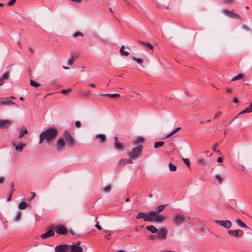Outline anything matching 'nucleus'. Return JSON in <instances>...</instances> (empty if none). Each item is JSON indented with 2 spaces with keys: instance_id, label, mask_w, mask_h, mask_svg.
Returning a JSON list of instances; mask_svg holds the SVG:
<instances>
[{
  "instance_id": "1",
  "label": "nucleus",
  "mask_w": 252,
  "mask_h": 252,
  "mask_svg": "<svg viewBox=\"0 0 252 252\" xmlns=\"http://www.w3.org/2000/svg\"><path fill=\"white\" fill-rule=\"evenodd\" d=\"M76 144L75 141L68 130L63 132V136L58 139L55 148L58 152H61L65 149V146L73 147Z\"/></svg>"
},
{
  "instance_id": "2",
  "label": "nucleus",
  "mask_w": 252,
  "mask_h": 252,
  "mask_svg": "<svg viewBox=\"0 0 252 252\" xmlns=\"http://www.w3.org/2000/svg\"><path fill=\"white\" fill-rule=\"evenodd\" d=\"M41 133L46 139V141L49 142L56 138L58 131L56 127L50 126Z\"/></svg>"
},
{
  "instance_id": "3",
  "label": "nucleus",
  "mask_w": 252,
  "mask_h": 252,
  "mask_svg": "<svg viewBox=\"0 0 252 252\" xmlns=\"http://www.w3.org/2000/svg\"><path fill=\"white\" fill-rule=\"evenodd\" d=\"M143 146L141 145H138L136 147L133 148L131 151L128 153V155L132 159L137 158L142 153Z\"/></svg>"
},
{
  "instance_id": "4",
  "label": "nucleus",
  "mask_w": 252,
  "mask_h": 252,
  "mask_svg": "<svg viewBox=\"0 0 252 252\" xmlns=\"http://www.w3.org/2000/svg\"><path fill=\"white\" fill-rule=\"evenodd\" d=\"M52 227L55 230V232L59 235H65L68 233L67 228L62 224L52 225Z\"/></svg>"
},
{
  "instance_id": "5",
  "label": "nucleus",
  "mask_w": 252,
  "mask_h": 252,
  "mask_svg": "<svg viewBox=\"0 0 252 252\" xmlns=\"http://www.w3.org/2000/svg\"><path fill=\"white\" fill-rule=\"evenodd\" d=\"M186 220V217L180 214H175L173 219V224L175 225H180Z\"/></svg>"
},
{
  "instance_id": "6",
  "label": "nucleus",
  "mask_w": 252,
  "mask_h": 252,
  "mask_svg": "<svg viewBox=\"0 0 252 252\" xmlns=\"http://www.w3.org/2000/svg\"><path fill=\"white\" fill-rule=\"evenodd\" d=\"M222 12L228 17L241 20H243V18L239 14L235 13L233 10L230 11L227 9H223Z\"/></svg>"
},
{
  "instance_id": "7",
  "label": "nucleus",
  "mask_w": 252,
  "mask_h": 252,
  "mask_svg": "<svg viewBox=\"0 0 252 252\" xmlns=\"http://www.w3.org/2000/svg\"><path fill=\"white\" fill-rule=\"evenodd\" d=\"M167 233L168 231L166 228L163 227L161 228L158 231V234L156 237L160 240H164L167 238Z\"/></svg>"
},
{
  "instance_id": "8",
  "label": "nucleus",
  "mask_w": 252,
  "mask_h": 252,
  "mask_svg": "<svg viewBox=\"0 0 252 252\" xmlns=\"http://www.w3.org/2000/svg\"><path fill=\"white\" fill-rule=\"evenodd\" d=\"M69 249V246L67 244H61L57 246L55 248V252H67Z\"/></svg>"
},
{
  "instance_id": "9",
  "label": "nucleus",
  "mask_w": 252,
  "mask_h": 252,
  "mask_svg": "<svg viewBox=\"0 0 252 252\" xmlns=\"http://www.w3.org/2000/svg\"><path fill=\"white\" fill-rule=\"evenodd\" d=\"M54 235L55 232L54 229L52 227V225H51L48 231L42 234L40 237L42 239H46L50 237L53 236Z\"/></svg>"
},
{
  "instance_id": "10",
  "label": "nucleus",
  "mask_w": 252,
  "mask_h": 252,
  "mask_svg": "<svg viewBox=\"0 0 252 252\" xmlns=\"http://www.w3.org/2000/svg\"><path fill=\"white\" fill-rule=\"evenodd\" d=\"M214 222L226 229L229 228L231 226V222L229 220H215Z\"/></svg>"
},
{
  "instance_id": "11",
  "label": "nucleus",
  "mask_w": 252,
  "mask_h": 252,
  "mask_svg": "<svg viewBox=\"0 0 252 252\" xmlns=\"http://www.w3.org/2000/svg\"><path fill=\"white\" fill-rule=\"evenodd\" d=\"M155 216V213L154 211H151L148 213H145V216L144 220L145 221H153L154 217Z\"/></svg>"
},
{
  "instance_id": "12",
  "label": "nucleus",
  "mask_w": 252,
  "mask_h": 252,
  "mask_svg": "<svg viewBox=\"0 0 252 252\" xmlns=\"http://www.w3.org/2000/svg\"><path fill=\"white\" fill-rule=\"evenodd\" d=\"M228 233L229 235L235 237H242L244 234L243 231L240 229L235 230H229Z\"/></svg>"
},
{
  "instance_id": "13",
  "label": "nucleus",
  "mask_w": 252,
  "mask_h": 252,
  "mask_svg": "<svg viewBox=\"0 0 252 252\" xmlns=\"http://www.w3.org/2000/svg\"><path fill=\"white\" fill-rule=\"evenodd\" d=\"M114 148L119 151H123L124 150L123 145L119 142L117 136L114 137Z\"/></svg>"
},
{
  "instance_id": "14",
  "label": "nucleus",
  "mask_w": 252,
  "mask_h": 252,
  "mask_svg": "<svg viewBox=\"0 0 252 252\" xmlns=\"http://www.w3.org/2000/svg\"><path fill=\"white\" fill-rule=\"evenodd\" d=\"M0 104L1 105L10 106L14 104V102L7 97L0 98Z\"/></svg>"
},
{
  "instance_id": "15",
  "label": "nucleus",
  "mask_w": 252,
  "mask_h": 252,
  "mask_svg": "<svg viewBox=\"0 0 252 252\" xmlns=\"http://www.w3.org/2000/svg\"><path fill=\"white\" fill-rule=\"evenodd\" d=\"M79 242L76 245H72L69 247L70 251L69 252H82L83 248L81 247L78 246Z\"/></svg>"
},
{
  "instance_id": "16",
  "label": "nucleus",
  "mask_w": 252,
  "mask_h": 252,
  "mask_svg": "<svg viewBox=\"0 0 252 252\" xmlns=\"http://www.w3.org/2000/svg\"><path fill=\"white\" fill-rule=\"evenodd\" d=\"M11 121L8 120H0V128H7L10 126Z\"/></svg>"
},
{
  "instance_id": "17",
  "label": "nucleus",
  "mask_w": 252,
  "mask_h": 252,
  "mask_svg": "<svg viewBox=\"0 0 252 252\" xmlns=\"http://www.w3.org/2000/svg\"><path fill=\"white\" fill-rule=\"evenodd\" d=\"M165 220V217L162 215H156L153 218V221L158 222H162Z\"/></svg>"
},
{
  "instance_id": "18",
  "label": "nucleus",
  "mask_w": 252,
  "mask_h": 252,
  "mask_svg": "<svg viewBox=\"0 0 252 252\" xmlns=\"http://www.w3.org/2000/svg\"><path fill=\"white\" fill-rule=\"evenodd\" d=\"M78 59V56L76 54H70V57L68 60V64L69 65H72L75 60Z\"/></svg>"
},
{
  "instance_id": "19",
  "label": "nucleus",
  "mask_w": 252,
  "mask_h": 252,
  "mask_svg": "<svg viewBox=\"0 0 252 252\" xmlns=\"http://www.w3.org/2000/svg\"><path fill=\"white\" fill-rule=\"evenodd\" d=\"M125 46L124 45L122 46V47L120 49V53L121 56H127L129 55V51H130V49L129 47H127L128 51H125L124 49Z\"/></svg>"
},
{
  "instance_id": "20",
  "label": "nucleus",
  "mask_w": 252,
  "mask_h": 252,
  "mask_svg": "<svg viewBox=\"0 0 252 252\" xmlns=\"http://www.w3.org/2000/svg\"><path fill=\"white\" fill-rule=\"evenodd\" d=\"M131 159L130 158L128 159H121L119 162V165L121 166L126 164L132 163L133 162Z\"/></svg>"
},
{
  "instance_id": "21",
  "label": "nucleus",
  "mask_w": 252,
  "mask_h": 252,
  "mask_svg": "<svg viewBox=\"0 0 252 252\" xmlns=\"http://www.w3.org/2000/svg\"><path fill=\"white\" fill-rule=\"evenodd\" d=\"M96 138L99 139V142L101 143L106 141V137L104 134H98L96 135Z\"/></svg>"
},
{
  "instance_id": "22",
  "label": "nucleus",
  "mask_w": 252,
  "mask_h": 252,
  "mask_svg": "<svg viewBox=\"0 0 252 252\" xmlns=\"http://www.w3.org/2000/svg\"><path fill=\"white\" fill-rule=\"evenodd\" d=\"M146 228L152 233H156L158 231V230L155 227V226L152 225L147 226Z\"/></svg>"
},
{
  "instance_id": "23",
  "label": "nucleus",
  "mask_w": 252,
  "mask_h": 252,
  "mask_svg": "<svg viewBox=\"0 0 252 252\" xmlns=\"http://www.w3.org/2000/svg\"><path fill=\"white\" fill-rule=\"evenodd\" d=\"M9 75V72H5L3 74L1 77H0V85H2L3 83V82L8 79Z\"/></svg>"
},
{
  "instance_id": "24",
  "label": "nucleus",
  "mask_w": 252,
  "mask_h": 252,
  "mask_svg": "<svg viewBox=\"0 0 252 252\" xmlns=\"http://www.w3.org/2000/svg\"><path fill=\"white\" fill-rule=\"evenodd\" d=\"M166 205H162L157 207L155 209V211H154L155 213V215L162 211Z\"/></svg>"
},
{
  "instance_id": "25",
  "label": "nucleus",
  "mask_w": 252,
  "mask_h": 252,
  "mask_svg": "<svg viewBox=\"0 0 252 252\" xmlns=\"http://www.w3.org/2000/svg\"><path fill=\"white\" fill-rule=\"evenodd\" d=\"M101 96H108L111 98H113L115 97H120V95L118 94H100Z\"/></svg>"
},
{
  "instance_id": "26",
  "label": "nucleus",
  "mask_w": 252,
  "mask_h": 252,
  "mask_svg": "<svg viewBox=\"0 0 252 252\" xmlns=\"http://www.w3.org/2000/svg\"><path fill=\"white\" fill-rule=\"evenodd\" d=\"M139 43L143 45L145 47L149 48L151 50H153L154 49V46L150 44V43L144 42V41H139Z\"/></svg>"
},
{
  "instance_id": "27",
  "label": "nucleus",
  "mask_w": 252,
  "mask_h": 252,
  "mask_svg": "<svg viewBox=\"0 0 252 252\" xmlns=\"http://www.w3.org/2000/svg\"><path fill=\"white\" fill-rule=\"evenodd\" d=\"M236 222L241 227L247 228V226L246 225V224L239 219H237L236 220Z\"/></svg>"
},
{
  "instance_id": "28",
  "label": "nucleus",
  "mask_w": 252,
  "mask_h": 252,
  "mask_svg": "<svg viewBox=\"0 0 252 252\" xmlns=\"http://www.w3.org/2000/svg\"><path fill=\"white\" fill-rule=\"evenodd\" d=\"M26 146V144L25 143H22V144H21L20 145H17L16 147H15V150L19 152H21L23 151L24 148Z\"/></svg>"
},
{
  "instance_id": "29",
  "label": "nucleus",
  "mask_w": 252,
  "mask_h": 252,
  "mask_svg": "<svg viewBox=\"0 0 252 252\" xmlns=\"http://www.w3.org/2000/svg\"><path fill=\"white\" fill-rule=\"evenodd\" d=\"M28 206V204L25 201H22L19 204L18 207L21 210L25 209Z\"/></svg>"
},
{
  "instance_id": "30",
  "label": "nucleus",
  "mask_w": 252,
  "mask_h": 252,
  "mask_svg": "<svg viewBox=\"0 0 252 252\" xmlns=\"http://www.w3.org/2000/svg\"><path fill=\"white\" fill-rule=\"evenodd\" d=\"M14 182H11L10 183V187H11V192H10V195H9V197H8L7 200L8 201H10L11 200V196H12V194L13 193V192H14Z\"/></svg>"
},
{
  "instance_id": "31",
  "label": "nucleus",
  "mask_w": 252,
  "mask_h": 252,
  "mask_svg": "<svg viewBox=\"0 0 252 252\" xmlns=\"http://www.w3.org/2000/svg\"><path fill=\"white\" fill-rule=\"evenodd\" d=\"M144 138L142 137H137L134 141V144H137L139 143H143L144 142Z\"/></svg>"
},
{
  "instance_id": "32",
  "label": "nucleus",
  "mask_w": 252,
  "mask_h": 252,
  "mask_svg": "<svg viewBox=\"0 0 252 252\" xmlns=\"http://www.w3.org/2000/svg\"><path fill=\"white\" fill-rule=\"evenodd\" d=\"M164 144V142L163 141H158L156 142L154 144V148H158L162 146Z\"/></svg>"
},
{
  "instance_id": "33",
  "label": "nucleus",
  "mask_w": 252,
  "mask_h": 252,
  "mask_svg": "<svg viewBox=\"0 0 252 252\" xmlns=\"http://www.w3.org/2000/svg\"><path fill=\"white\" fill-rule=\"evenodd\" d=\"M244 76V74H242V73H240L238 75L235 76H234L232 79H231V81H235V80H238V79H240L241 78H242Z\"/></svg>"
},
{
  "instance_id": "34",
  "label": "nucleus",
  "mask_w": 252,
  "mask_h": 252,
  "mask_svg": "<svg viewBox=\"0 0 252 252\" xmlns=\"http://www.w3.org/2000/svg\"><path fill=\"white\" fill-rule=\"evenodd\" d=\"M181 127H179L176 128L173 131H172L171 133H170L169 134H168L166 136V137L167 138L170 137L171 136H172V135L175 134L176 132H177L178 131H179L180 129H181Z\"/></svg>"
},
{
  "instance_id": "35",
  "label": "nucleus",
  "mask_w": 252,
  "mask_h": 252,
  "mask_svg": "<svg viewBox=\"0 0 252 252\" xmlns=\"http://www.w3.org/2000/svg\"><path fill=\"white\" fill-rule=\"evenodd\" d=\"M145 216V213L144 212H139L136 215V219H144Z\"/></svg>"
},
{
  "instance_id": "36",
  "label": "nucleus",
  "mask_w": 252,
  "mask_h": 252,
  "mask_svg": "<svg viewBox=\"0 0 252 252\" xmlns=\"http://www.w3.org/2000/svg\"><path fill=\"white\" fill-rule=\"evenodd\" d=\"M28 133V131L27 129L25 128L24 130H23L20 133L19 135V138H22L25 134Z\"/></svg>"
},
{
  "instance_id": "37",
  "label": "nucleus",
  "mask_w": 252,
  "mask_h": 252,
  "mask_svg": "<svg viewBox=\"0 0 252 252\" xmlns=\"http://www.w3.org/2000/svg\"><path fill=\"white\" fill-rule=\"evenodd\" d=\"M169 168L171 171H175L177 169L176 166L172 164L171 162L169 163Z\"/></svg>"
},
{
  "instance_id": "38",
  "label": "nucleus",
  "mask_w": 252,
  "mask_h": 252,
  "mask_svg": "<svg viewBox=\"0 0 252 252\" xmlns=\"http://www.w3.org/2000/svg\"><path fill=\"white\" fill-rule=\"evenodd\" d=\"M250 112H251V109L250 108V106H249L248 107L246 108L244 110H243L241 112H239V114H238V115L244 114L245 113H250Z\"/></svg>"
},
{
  "instance_id": "39",
  "label": "nucleus",
  "mask_w": 252,
  "mask_h": 252,
  "mask_svg": "<svg viewBox=\"0 0 252 252\" xmlns=\"http://www.w3.org/2000/svg\"><path fill=\"white\" fill-rule=\"evenodd\" d=\"M30 84L31 86L35 87H38V86H40V84L38 83H37L36 82L32 80H30Z\"/></svg>"
},
{
  "instance_id": "40",
  "label": "nucleus",
  "mask_w": 252,
  "mask_h": 252,
  "mask_svg": "<svg viewBox=\"0 0 252 252\" xmlns=\"http://www.w3.org/2000/svg\"><path fill=\"white\" fill-rule=\"evenodd\" d=\"M215 178L221 184L222 182V179L221 178L220 175L217 174L215 176Z\"/></svg>"
},
{
  "instance_id": "41",
  "label": "nucleus",
  "mask_w": 252,
  "mask_h": 252,
  "mask_svg": "<svg viewBox=\"0 0 252 252\" xmlns=\"http://www.w3.org/2000/svg\"><path fill=\"white\" fill-rule=\"evenodd\" d=\"M197 162H198V163H199L202 165H204L205 164V160L201 158L197 159Z\"/></svg>"
},
{
  "instance_id": "42",
  "label": "nucleus",
  "mask_w": 252,
  "mask_h": 252,
  "mask_svg": "<svg viewBox=\"0 0 252 252\" xmlns=\"http://www.w3.org/2000/svg\"><path fill=\"white\" fill-rule=\"evenodd\" d=\"M44 141H46V139L43 137V136L41 134V133H40L39 135V144H42Z\"/></svg>"
},
{
  "instance_id": "43",
  "label": "nucleus",
  "mask_w": 252,
  "mask_h": 252,
  "mask_svg": "<svg viewBox=\"0 0 252 252\" xmlns=\"http://www.w3.org/2000/svg\"><path fill=\"white\" fill-rule=\"evenodd\" d=\"M78 36H84V34L80 32H75L74 34H73V37L74 38H76L77 37H78Z\"/></svg>"
},
{
  "instance_id": "44",
  "label": "nucleus",
  "mask_w": 252,
  "mask_h": 252,
  "mask_svg": "<svg viewBox=\"0 0 252 252\" xmlns=\"http://www.w3.org/2000/svg\"><path fill=\"white\" fill-rule=\"evenodd\" d=\"M71 90V89H67V90L63 89V90H61V92L62 94H65L70 92Z\"/></svg>"
},
{
  "instance_id": "45",
  "label": "nucleus",
  "mask_w": 252,
  "mask_h": 252,
  "mask_svg": "<svg viewBox=\"0 0 252 252\" xmlns=\"http://www.w3.org/2000/svg\"><path fill=\"white\" fill-rule=\"evenodd\" d=\"M97 218L96 217L95 219V221L96 222V224L95 225V226L99 230H101L102 229V227L100 225L98 224V222L97 221Z\"/></svg>"
},
{
  "instance_id": "46",
  "label": "nucleus",
  "mask_w": 252,
  "mask_h": 252,
  "mask_svg": "<svg viewBox=\"0 0 252 252\" xmlns=\"http://www.w3.org/2000/svg\"><path fill=\"white\" fill-rule=\"evenodd\" d=\"M132 59L133 60L135 61V62H136L139 64L141 63H142V61H143L142 59H138V58H135L134 57H133Z\"/></svg>"
},
{
  "instance_id": "47",
  "label": "nucleus",
  "mask_w": 252,
  "mask_h": 252,
  "mask_svg": "<svg viewBox=\"0 0 252 252\" xmlns=\"http://www.w3.org/2000/svg\"><path fill=\"white\" fill-rule=\"evenodd\" d=\"M235 0H222V3L224 4H229L231 3H233Z\"/></svg>"
},
{
  "instance_id": "48",
  "label": "nucleus",
  "mask_w": 252,
  "mask_h": 252,
  "mask_svg": "<svg viewBox=\"0 0 252 252\" xmlns=\"http://www.w3.org/2000/svg\"><path fill=\"white\" fill-rule=\"evenodd\" d=\"M183 159L184 160V162L189 167L190 166V161L189 158H183Z\"/></svg>"
},
{
  "instance_id": "49",
  "label": "nucleus",
  "mask_w": 252,
  "mask_h": 252,
  "mask_svg": "<svg viewBox=\"0 0 252 252\" xmlns=\"http://www.w3.org/2000/svg\"><path fill=\"white\" fill-rule=\"evenodd\" d=\"M111 187L109 185L104 188V191L107 192H109L111 191Z\"/></svg>"
},
{
  "instance_id": "50",
  "label": "nucleus",
  "mask_w": 252,
  "mask_h": 252,
  "mask_svg": "<svg viewBox=\"0 0 252 252\" xmlns=\"http://www.w3.org/2000/svg\"><path fill=\"white\" fill-rule=\"evenodd\" d=\"M221 114H222V113L221 111H218L214 115V118L216 119V118H218L219 117H220L221 115Z\"/></svg>"
},
{
  "instance_id": "51",
  "label": "nucleus",
  "mask_w": 252,
  "mask_h": 252,
  "mask_svg": "<svg viewBox=\"0 0 252 252\" xmlns=\"http://www.w3.org/2000/svg\"><path fill=\"white\" fill-rule=\"evenodd\" d=\"M21 213L20 212H18L16 216L15 221H18L19 219L21 218Z\"/></svg>"
},
{
  "instance_id": "52",
  "label": "nucleus",
  "mask_w": 252,
  "mask_h": 252,
  "mask_svg": "<svg viewBox=\"0 0 252 252\" xmlns=\"http://www.w3.org/2000/svg\"><path fill=\"white\" fill-rule=\"evenodd\" d=\"M225 90L226 92L228 94H230L232 92V89L231 88H229V87H226L225 89Z\"/></svg>"
},
{
  "instance_id": "53",
  "label": "nucleus",
  "mask_w": 252,
  "mask_h": 252,
  "mask_svg": "<svg viewBox=\"0 0 252 252\" xmlns=\"http://www.w3.org/2000/svg\"><path fill=\"white\" fill-rule=\"evenodd\" d=\"M16 1V0H9V1L7 3V5H12L15 3Z\"/></svg>"
},
{
  "instance_id": "54",
  "label": "nucleus",
  "mask_w": 252,
  "mask_h": 252,
  "mask_svg": "<svg viewBox=\"0 0 252 252\" xmlns=\"http://www.w3.org/2000/svg\"><path fill=\"white\" fill-rule=\"evenodd\" d=\"M75 125L77 127H80L81 126V123L78 121H76Z\"/></svg>"
},
{
  "instance_id": "55",
  "label": "nucleus",
  "mask_w": 252,
  "mask_h": 252,
  "mask_svg": "<svg viewBox=\"0 0 252 252\" xmlns=\"http://www.w3.org/2000/svg\"><path fill=\"white\" fill-rule=\"evenodd\" d=\"M243 29H244L245 30H246V31H249L250 30V28L246 25H244L243 26Z\"/></svg>"
},
{
  "instance_id": "56",
  "label": "nucleus",
  "mask_w": 252,
  "mask_h": 252,
  "mask_svg": "<svg viewBox=\"0 0 252 252\" xmlns=\"http://www.w3.org/2000/svg\"><path fill=\"white\" fill-rule=\"evenodd\" d=\"M90 94H91V91L90 90H88L87 91H86V92H84V95H89Z\"/></svg>"
},
{
  "instance_id": "57",
  "label": "nucleus",
  "mask_w": 252,
  "mask_h": 252,
  "mask_svg": "<svg viewBox=\"0 0 252 252\" xmlns=\"http://www.w3.org/2000/svg\"><path fill=\"white\" fill-rule=\"evenodd\" d=\"M223 161V158L221 157H219L217 159V161L218 162H221Z\"/></svg>"
},
{
  "instance_id": "58",
  "label": "nucleus",
  "mask_w": 252,
  "mask_h": 252,
  "mask_svg": "<svg viewBox=\"0 0 252 252\" xmlns=\"http://www.w3.org/2000/svg\"><path fill=\"white\" fill-rule=\"evenodd\" d=\"M71 1L78 3H81L82 2V0H71Z\"/></svg>"
},
{
  "instance_id": "59",
  "label": "nucleus",
  "mask_w": 252,
  "mask_h": 252,
  "mask_svg": "<svg viewBox=\"0 0 252 252\" xmlns=\"http://www.w3.org/2000/svg\"><path fill=\"white\" fill-rule=\"evenodd\" d=\"M36 195V193L35 192H32V197H31V199L34 198L35 197Z\"/></svg>"
},
{
  "instance_id": "60",
  "label": "nucleus",
  "mask_w": 252,
  "mask_h": 252,
  "mask_svg": "<svg viewBox=\"0 0 252 252\" xmlns=\"http://www.w3.org/2000/svg\"><path fill=\"white\" fill-rule=\"evenodd\" d=\"M237 118V117H235V118H234L233 119H232L229 123V125H230L231 124H232V123L235 120H236V119Z\"/></svg>"
},
{
  "instance_id": "61",
  "label": "nucleus",
  "mask_w": 252,
  "mask_h": 252,
  "mask_svg": "<svg viewBox=\"0 0 252 252\" xmlns=\"http://www.w3.org/2000/svg\"><path fill=\"white\" fill-rule=\"evenodd\" d=\"M110 236H111V234H109L108 235H105V238L107 239V240H109L110 239Z\"/></svg>"
},
{
  "instance_id": "62",
  "label": "nucleus",
  "mask_w": 252,
  "mask_h": 252,
  "mask_svg": "<svg viewBox=\"0 0 252 252\" xmlns=\"http://www.w3.org/2000/svg\"><path fill=\"white\" fill-rule=\"evenodd\" d=\"M4 178L0 177V184H2L4 182Z\"/></svg>"
},
{
  "instance_id": "63",
  "label": "nucleus",
  "mask_w": 252,
  "mask_h": 252,
  "mask_svg": "<svg viewBox=\"0 0 252 252\" xmlns=\"http://www.w3.org/2000/svg\"><path fill=\"white\" fill-rule=\"evenodd\" d=\"M233 102L235 103H237L238 102V100L237 99V98L235 97L233 98Z\"/></svg>"
},
{
  "instance_id": "64",
  "label": "nucleus",
  "mask_w": 252,
  "mask_h": 252,
  "mask_svg": "<svg viewBox=\"0 0 252 252\" xmlns=\"http://www.w3.org/2000/svg\"><path fill=\"white\" fill-rule=\"evenodd\" d=\"M89 86L91 87H93V88H95L96 87V85L94 84H93V83L90 84L89 85Z\"/></svg>"
}]
</instances>
